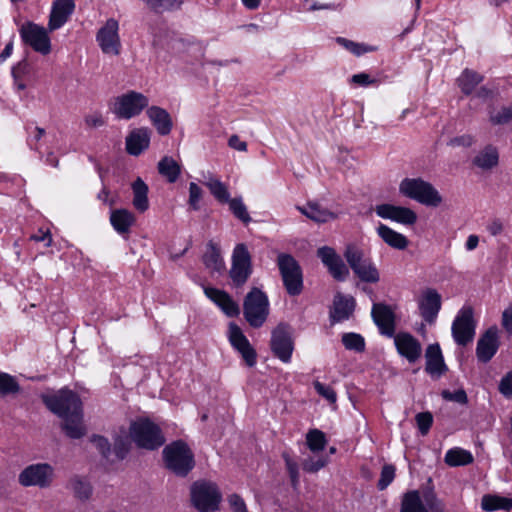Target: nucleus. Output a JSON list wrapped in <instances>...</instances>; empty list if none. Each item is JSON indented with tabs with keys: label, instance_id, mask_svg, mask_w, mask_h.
I'll return each instance as SVG.
<instances>
[{
	"label": "nucleus",
	"instance_id": "0e129e2a",
	"mask_svg": "<svg viewBox=\"0 0 512 512\" xmlns=\"http://www.w3.org/2000/svg\"><path fill=\"white\" fill-rule=\"evenodd\" d=\"M350 81L360 86H368L376 82V80L372 79L367 73L354 74Z\"/></svg>",
	"mask_w": 512,
	"mask_h": 512
},
{
	"label": "nucleus",
	"instance_id": "49530a36",
	"mask_svg": "<svg viewBox=\"0 0 512 512\" xmlns=\"http://www.w3.org/2000/svg\"><path fill=\"white\" fill-rule=\"evenodd\" d=\"M146 5L155 12L170 11L180 8L182 2L180 0H142Z\"/></svg>",
	"mask_w": 512,
	"mask_h": 512
},
{
	"label": "nucleus",
	"instance_id": "3c124183",
	"mask_svg": "<svg viewBox=\"0 0 512 512\" xmlns=\"http://www.w3.org/2000/svg\"><path fill=\"white\" fill-rule=\"evenodd\" d=\"M328 463L327 457L320 456L318 458L309 457L306 458L302 463V468L308 473H316L320 469L324 468Z\"/></svg>",
	"mask_w": 512,
	"mask_h": 512
},
{
	"label": "nucleus",
	"instance_id": "2eb2a0df",
	"mask_svg": "<svg viewBox=\"0 0 512 512\" xmlns=\"http://www.w3.org/2000/svg\"><path fill=\"white\" fill-rule=\"evenodd\" d=\"M294 349L291 333L287 326L278 325L271 336V350L282 362L288 363L291 360Z\"/></svg>",
	"mask_w": 512,
	"mask_h": 512
},
{
	"label": "nucleus",
	"instance_id": "6e6d98bb",
	"mask_svg": "<svg viewBox=\"0 0 512 512\" xmlns=\"http://www.w3.org/2000/svg\"><path fill=\"white\" fill-rule=\"evenodd\" d=\"M395 477V467L393 465H384L381 471V476L378 481V488L384 490L393 481Z\"/></svg>",
	"mask_w": 512,
	"mask_h": 512
},
{
	"label": "nucleus",
	"instance_id": "b1692460",
	"mask_svg": "<svg viewBox=\"0 0 512 512\" xmlns=\"http://www.w3.org/2000/svg\"><path fill=\"white\" fill-rule=\"evenodd\" d=\"M425 358V370L432 377L439 378L447 371V366L438 343L428 345L425 351Z\"/></svg>",
	"mask_w": 512,
	"mask_h": 512
},
{
	"label": "nucleus",
	"instance_id": "f704fd0d",
	"mask_svg": "<svg viewBox=\"0 0 512 512\" xmlns=\"http://www.w3.org/2000/svg\"><path fill=\"white\" fill-rule=\"evenodd\" d=\"M157 169L169 183H175L181 174V165L170 156H164L158 162Z\"/></svg>",
	"mask_w": 512,
	"mask_h": 512
},
{
	"label": "nucleus",
	"instance_id": "6ab92c4d",
	"mask_svg": "<svg viewBox=\"0 0 512 512\" xmlns=\"http://www.w3.org/2000/svg\"><path fill=\"white\" fill-rule=\"evenodd\" d=\"M371 316L380 333L392 337L395 333V314L391 306L385 303H374Z\"/></svg>",
	"mask_w": 512,
	"mask_h": 512
},
{
	"label": "nucleus",
	"instance_id": "680f3d73",
	"mask_svg": "<svg viewBox=\"0 0 512 512\" xmlns=\"http://www.w3.org/2000/svg\"><path fill=\"white\" fill-rule=\"evenodd\" d=\"M499 392L506 398L512 397V371L506 373L499 383Z\"/></svg>",
	"mask_w": 512,
	"mask_h": 512
},
{
	"label": "nucleus",
	"instance_id": "4468645a",
	"mask_svg": "<svg viewBox=\"0 0 512 512\" xmlns=\"http://www.w3.org/2000/svg\"><path fill=\"white\" fill-rule=\"evenodd\" d=\"M119 24L114 18L106 21L105 25L99 29L96 40L102 52L108 55H119L121 42L118 34Z\"/></svg>",
	"mask_w": 512,
	"mask_h": 512
},
{
	"label": "nucleus",
	"instance_id": "cd10ccee",
	"mask_svg": "<svg viewBox=\"0 0 512 512\" xmlns=\"http://www.w3.org/2000/svg\"><path fill=\"white\" fill-rule=\"evenodd\" d=\"M355 299L352 296H345L337 293L333 300V310L331 311V319L334 322H342L349 319L355 309Z\"/></svg>",
	"mask_w": 512,
	"mask_h": 512
},
{
	"label": "nucleus",
	"instance_id": "c9c22d12",
	"mask_svg": "<svg viewBox=\"0 0 512 512\" xmlns=\"http://www.w3.org/2000/svg\"><path fill=\"white\" fill-rule=\"evenodd\" d=\"M203 263L212 272H221L225 268L220 250L213 242L207 244L206 252L203 255Z\"/></svg>",
	"mask_w": 512,
	"mask_h": 512
},
{
	"label": "nucleus",
	"instance_id": "a878e982",
	"mask_svg": "<svg viewBox=\"0 0 512 512\" xmlns=\"http://www.w3.org/2000/svg\"><path fill=\"white\" fill-rule=\"evenodd\" d=\"M204 292L227 316L235 317L239 314L238 304L225 291L207 287Z\"/></svg>",
	"mask_w": 512,
	"mask_h": 512
},
{
	"label": "nucleus",
	"instance_id": "dca6fc26",
	"mask_svg": "<svg viewBox=\"0 0 512 512\" xmlns=\"http://www.w3.org/2000/svg\"><path fill=\"white\" fill-rule=\"evenodd\" d=\"M394 344L398 354L409 363L417 362L422 355V345L412 334L407 332L394 333Z\"/></svg>",
	"mask_w": 512,
	"mask_h": 512
},
{
	"label": "nucleus",
	"instance_id": "c85d7f7f",
	"mask_svg": "<svg viewBox=\"0 0 512 512\" xmlns=\"http://www.w3.org/2000/svg\"><path fill=\"white\" fill-rule=\"evenodd\" d=\"M136 222V217L133 212L128 209H114L110 213V223L114 230L120 234H129L131 228Z\"/></svg>",
	"mask_w": 512,
	"mask_h": 512
},
{
	"label": "nucleus",
	"instance_id": "4c0bfd02",
	"mask_svg": "<svg viewBox=\"0 0 512 512\" xmlns=\"http://www.w3.org/2000/svg\"><path fill=\"white\" fill-rule=\"evenodd\" d=\"M400 512H429L417 490L408 491L403 495Z\"/></svg>",
	"mask_w": 512,
	"mask_h": 512
},
{
	"label": "nucleus",
	"instance_id": "e433bc0d",
	"mask_svg": "<svg viewBox=\"0 0 512 512\" xmlns=\"http://www.w3.org/2000/svg\"><path fill=\"white\" fill-rule=\"evenodd\" d=\"M67 488L73 493L74 497L80 501H87L92 495V486L90 482L79 476L70 478Z\"/></svg>",
	"mask_w": 512,
	"mask_h": 512
},
{
	"label": "nucleus",
	"instance_id": "1a4fd4ad",
	"mask_svg": "<svg viewBox=\"0 0 512 512\" xmlns=\"http://www.w3.org/2000/svg\"><path fill=\"white\" fill-rule=\"evenodd\" d=\"M269 302L266 294L258 288H253L245 297L243 304L244 317L250 326L261 327L267 319Z\"/></svg>",
	"mask_w": 512,
	"mask_h": 512
},
{
	"label": "nucleus",
	"instance_id": "5701e85b",
	"mask_svg": "<svg viewBox=\"0 0 512 512\" xmlns=\"http://www.w3.org/2000/svg\"><path fill=\"white\" fill-rule=\"evenodd\" d=\"M74 9V0H55L49 17V31H54L62 27L67 22Z\"/></svg>",
	"mask_w": 512,
	"mask_h": 512
},
{
	"label": "nucleus",
	"instance_id": "69168bd1",
	"mask_svg": "<svg viewBox=\"0 0 512 512\" xmlns=\"http://www.w3.org/2000/svg\"><path fill=\"white\" fill-rule=\"evenodd\" d=\"M501 323L504 329L512 334V303L503 311Z\"/></svg>",
	"mask_w": 512,
	"mask_h": 512
},
{
	"label": "nucleus",
	"instance_id": "aec40b11",
	"mask_svg": "<svg viewBox=\"0 0 512 512\" xmlns=\"http://www.w3.org/2000/svg\"><path fill=\"white\" fill-rule=\"evenodd\" d=\"M375 212L383 219H389L403 225H413L417 221V214L408 207L380 204L375 207Z\"/></svg>",
	"mask_w": 512,
	"mask_h": 512
},
{
	"label": "nucleus",
	"instance_id": "a211bd4d",
	"mask_svg": "<svg viewBox=\"0 0 512 512\" xmlns=\"http://www.w3.org/2000/svg\"><path fill=\"white\" fill-rule=\"evenodd\" d=\"M228 337L231 345L241 354L245 363L249 367H253L256 364V351L237 324L230 323Z\"/></svg>",
	"mask_w": 512,
	"mask_h": 512
},
{
	"label": "nucleus",
	"instance_id": "0eeeda50",
	"mask_svg": "<svg viewBox=\"0 0 512 512\" xmlns=\"http://www.w3.org/2000/svg\"><path fill=\"white\" fill-rule=\"evenodd\" d=\"M221 500L222 494L213 482L197 481L191 486V501L199 512L217 511Z\"/></svg>",
	"mask_w": 512,
	"mask_h": 512
},
{
	"label": "nucleus",
	"instance_id": "79ce46f5",
	"mask_svg": "<svg viewBox=\"0 0 512 512\" xmlns=\"http://www.w3.org/2000/svg\"><path fill=\"white\" fill-rule=\"evenodd\" d=\"M205 185L218 201L226 203L230 200L227 187L219 179L210 178L205 182Z\"/></svg>",
	"mask_w": 512,
	"mask_h": 512
},
{
	"label": "nucleus",
	"instance_id": "052dcab7",
	"mask_svg": "<svg viewBox=\"0 0 512 512\" xmlns=\"http://www.w3.org/2000/svg\"><path fill=\"white\" fill-rule=\"evenodd\" d=\"M90 440L102 456L107 458L111 450L108 439L100 435H93Z\"/></svg>",
	"mask_w": 512,
	"mask_h": 512
},
{
	"label": "nucleus",
	"instance_id": "423d86ee",
	"mask_svg": "<svg viewBox=\"0 0 512 512\" xmlns=\"http://www.w3.org/2000/svg\"><path fill=\"white\" fill-rule=\"evenodd\" d=\"M277 266L283 285L290 296H297L303 290V273L298 261L290 254L280 253Z\"/></svg>",
	"mask_w": 512,
	"mask_h": 512
},
{
	"label": "nucleus",
	"instance_id": "37998d69",
	"mask_svg": "<svg viewBox=\"0 0 512 512\" xmlns=\"http://www.w3.org/2000/svg\"><path fill=\"white\" fill-rule=\"evenodd\" d=\"M306 442L308 448L314 453L324 450L327 443L325 434L318 429H312L306 434Z\"/></svg>",
	"mask_w": 512,
	"mask_h": 512
},
{
	"label": "nucleus",
	"instance_id": "bf43d9fd",
	"mask_svg": "<svg viewBox=\"0 0 512 512\" xmlns=\"http://www.w3.org/2000/svg\"><path fill=\"white\" fill-rule=\"evenodd\" d=\"M227 502L232 512H249L244 499L239 494H230Z\"/></svg>",
	"mask_w": 512,
	"mask_h": 512
},
{
	"label": "nucleus",
	"instance_id": "338daca9",
	"mask_svg": "<svg viewBox=\"0 0 512 512\" xmlns=\"http://www.w3.org/2000/svg\"><path fill=\"white\" fill-rule=\"evenodd\" d=\"M487 231L490 233V235L492 236H497L499 234H501L504 230V223L502 222V220L496 218V219H493L486 227Z\"/></svg>",
	"mask_w": 512,
	"mask_h": 512
},
{
	"label": "nucleus",
	"instance_id": "f3484780",
	"mask_svg": "<svg viewBox=\"0 0 512 512\" xmlns=\"http://www.w3.org/2000/svg\"><path fill=\"white\" fill-rule=\"evenodd\" d=\"M317 256L322 263L327 267L331 276L337 281H345L349 276V269L343 262L340 255L335 249L323 246L317 250Z\"/></svg>",
	"mask_w": 512,
	"mask_h": 512
},
{
	"label": "nucleus",
	"instance_id": "c756f323",
	"mask_svg": "<svg viewBox=\"0 0 512 512\" xmlns=\"http://www.w3.org/2000/svg\"><path fill=\"white\" fill-rule=\"evenodd\" d=\"M147 115L160 135H167L172 129V121L169 113L158 106H151Z\"/></svg>",
	"mask_w": 512,
	"mask_h": 512
},
{
	"label": "nucleus",
	"instance_id": "6e6552de",
	"mask_svg": "<svg viewBox=\"0 0 512 512\" xmlns=\"http://www.w3.org/2000/svg\"><path fill=\"white\" fill-rule=\"evenodd\" d=\"M42 400L47 408L60 418L83 411L80 397L69 389H61L52 395H44Z\"/></svg>",
	"mask_w": 512,
	"mask_h": 512
},
{
	"label": "nucleus",
	"instance_id": "393cba45",
	"mask_svg": "<svg viewBox=\"0 0 512 512\" xmlns=\"http://www.w3.org/2000/svg\"><path fill=\"white\" fill-rule=\"evenodd\" d=\"M297 210L310 220L322 224L338 218V214L322 206L317 201H309L305 206H297Z\"/></svg>",
	"mask_w": 512,
	"mask_h": 512
},
{
	"label": "nucleus",
	"instance_id": "72a5a7b5",
	"mask_svg": "<svg viewBox=\"0 0 512 512\" xmlns=\"http://www.w3.org/2000/svg\"><path fill=\"white\" fill-rule=\"evenodd\" d=\"M481 508L486 512L497 510H512V498L500 496L497 494H485L481 499Z\"/></svg>",
	"mask_w": 512,
	"mask_h": 512
},
{
	"label": "nucleus",
	"instance_id": "ddd939ff",
	"mask_svg": "<svg viewBox=\"0 0 512 512\" xmlns=\"http://www.w3.org/2000/svg\"><path fill=\"white\" fill-rule=\"evenodd\" d=\"M475 335L473 311L470 307H463L452 323V336L458 345L466 346Z\"/></svg>",
	"mask_w": 512,
	"mask_h": 512
},
{
	"label": "nucleus",
	"instance_id": "de8ad7c7",
	"mask_svg": "<svg viewBox=\"0 0 512 512\" xmlns=\"http://www.w3.org/2000/svg\"><path fill=\"white\" fill-rule=\"evenodd\" d=\"M228 203L230 210L232 211L236 218H238L244 223H248L251 221V217L249 216L247 208L241 198L230 199Z\"/></svg>",
	"mask_w": 512,
	"mask_h": 512
},
{
	"label": "nucleus",
	"instance_id": "58836bf2",
	"mask_svg": "<svg viewBox=\"0 0 512 512\" xmlns=\"http://www.w3.org/2000/svg\"><path fill=\"white\" fill-rule=\"evenodd\" d=\"M482 81L483 76L470 69H465L457 79L458 86L465 95H470Z\"/></svg>",
	"mask_w": 512,
	"mask_h": 512
},
{
	"label": "nucleus",
	"instance_id": "4be33fe9",
	"mask_svg": "<svg viewBox=\"0 0 512 512\" xmlns=\"http://www.w3.org/2000/svg\"><path fill=\"white\" fill-rule=\"evenodd\" d=\"M499 348L498 328L492 326L479 338L476 347V356L480 362H489Z\"/></svg>",
	"mask_w": 512,
	"mask_h": 512
},
{
	"label": "nucleus",
	"instance_id": "473e14b6",
	"mask_svg": "<svg viewBox=\"0 0 512 512\" xmlns=\"http://www.w3.org/2000/svg\"><path fill=\"white\" fill-rule=\"evenodd\" d=\"M148 191L147 184L140 177L132 183V204L140 213L147 211L149 208Z\"/></svg>",
	"mask_w": 512,
	"mask_h": 512
},
{
	"label": "nucleus",
	"instance_id": "13d9d810",
	"mask_svg": "<svg viewBox=\"0 0 512 512\" xmlns=\"http://www.w3.org/2000/svg\"><path fill=\"white\" fill-rule=\"evenodd\" d=\"M416 422L422 435H426L433 423V417L430 412H422L416 415Z\"/></svg>",
	"mask_w": 512,
	"mask_h": 512
},
{
	"label": "nucleus",
	"instance_id": "5fc2aeb1",
	"mask_svg": "<svg viewBox=\"0 0 512 512\" xmlns=\"http://www.w3.org/2000/svg\"><path fill=\"white\" fill-rule=\"evenodd\" d=\"M313 386L316 390V392L325 398L329 403L333 404L337 400V395L334 389L328 385H325L319 381H315L313 383Z\"/></svg>",
	"mask_w": 512,
	"mask_h": 512
},
{
	"label": "nucleus",
	"instance_id": "39448f33",
	"mask_svg": "<svg viewBox=\"0 0 512 512\" xmlns=\"http://www.w3.org/2000/svg\"><path fill=\"white\" fill-rule=\"evenodd\" d=\"M149 105L148 98L136 91H128L114 97L110 102V110L118 119L129 120L138 116Z\"/></svg>",
	"mask_w": 512,
	"mask_h": 512
},
{
	"label": "nucleus",
	"instance_id": "e2e57ef3",
	"mask_svg": "<svg viewBox=\"0 0 512 512\" xmlns=\"http://www.w3.org/2000/svg\"><path fill=\"white\" fill-rule=\"evenodd\" d=\"M85 125L89 128L102 127L105 124L103 115L100 112H93L84 117Z\"/></svg>",
	"mask_w": 512,
	"mask_h": 512
},
{
	"label": "nucleus",
	"instance_id": "7c9ffc66",
	"mask_svg": "<svg viewBox=\"0 0 512 512\" xmlns=\"http://www.w3.org/2000/svg\"><path fill=\"white\" fill-rule=\"evenodd\" d=\"M62 419L61 428L69 438L80 439L86 434V428L83 424V411L73 413L71 416Z\"/></svg>",
	"mask_w": 512,
	"mask_h": 512
},
{
	"label": "nucleus",
	"instance_id": "864d4df0",
	"mask_svg": "<svg viewBox=\"0 0 512 512\" xmlns=\"http://www.w3.org/2000/svg\"><path fill=\"white\" fill-rule=\"evenodd\" d=\"M203 196V190L200 186H198L195 182H191L189 184V199L188 204L190 208L194 211L200 209V200Z\"/></svg>",
	"mask_w": 512,
	"mask_h": 512
},
{
	"label": "nucleus",
	"instance_id": "9b49d317",
	"mask_svg": "<svg viewBox=\"0 0 512 512\" xmlns=\"http://www.w3.org/2000/svg\"><path fill=\"white\" fill-rule=\"evenodd\" d=\"M53 478L54 468L50 464L37 463L24 468L18 476V481L24 487L47 488L52 484Z\"/></svg>",
	"mask_w": 512,
	"mask_h": 512
},
{
	"label": "nucleus",
	"instance_id": "603ef678",
	"mask_svg": "<svg viewBox=\"0 0 512 512\" xmlns=\"http://www.w3.org/2000/svg\"><path fill=\"white\" fill-rule=\"evenodd\" d=\"M282 457L285 461L286 469L289 473L292 486L296 488L299 484V468L296 461H294L288 453H283Z\"/></svg>",
	"mask_w": 512,
	"mask_h": 512
},
{
	"label": "nucleus",
	"instance_id": "c03bdc74",
	"mask_svg": "<svg viewBox=\"0 0 512 512\" xmlns=\"http://www.w3.org/2000/svg\"><path fill=\"white\" fill-rule=\"evenodd\" d=\"M342 343L347 350L355 352H363L365 350V340L358 333H344L342 335Z\"/></svg>",
	"mask_w": 512,
	"mask_h": 512
},
{
	"label": "nucleus",
	"instance_id": "a19ab883",
	"mask_svg": "<svg viewBox=\"0 0 512 512\" xmlns=\"http://www.w3.org/2000/svg\"><path fill=\"white\" fill-rule=\"evenodd\" d=\"M473 460L472 454L462 448L449 449L444 458L445 463L451 467L468 465L471 464Z\"/></svg>",
	"mask_w": 512,
	"mask_h": 512
},
{
	"label": "nucleus",
	"instance_id": "2f4dec72",
	"mask_svg": "<svg viewBox=\"0 0 512 512\" xmlns=\"http://www.w3.org/2000/svg\"><path fill=\"white\" fill-rule=\"evenodd\" d=\"M379 237L390 247L398 250H404L408 246V239L403 234L393 230L385 224H380L377 228Z\"/></svg>",
	"mask_w": 512,
	"mask_h": 512
},
{
	"label": "nucleus",
	"instance_id": "ea45409f",
	"mask_svg": "<svg viewBox=\"0 0 512 512\" xmlns=\"http://www.w3.org/2000/svg\"><path fill=\"white\" fill-rule=\"evenodd\" d=\"M498 159L496 148L487 146L475 156L473 163L483 170H488L498 164Z\"/></svg>",
	"mask_w": 512,
	"mask_h": 512
},
{
	"label": "nucleus",
	"instance_id": "20e7f679",
	"mask_svg": "<svg viewBox=\"0 0 512 512\" xmlns=\"http://www.w3.org/2000/svg\"><path fill=\"white\" fill-rule=\"evenodd\" d=\"M344 257L353 273L363 282L376 283L380 276L372 259L357 245L350 244L344 251Z\"/></svg>",
	"mask_w": 512,
	"mask_h": 512
},
{
	"label": "nucleus",
	"instance_id": "09e8293b",
	"mask_svg": "<svg viewBox=\"0 0 512 512\" xmlns=\"http://www.w3.org/2000/svg\"><path fill=\"white\" fill-rule=\"evenodd\" d=\"M20 387L17 383L16 379L7 374V373H0V394L1 395H8V394H14L19 391Z\"/></svg>",
	"mask_w": 512,
	"mask_h": 512
},
{
	"label": "nucleus",
	"instance_id": "8fccbe9b",
	"mask_svg": "<svg viewBox=\"0 0 512 512\" xmlns=\"http://www.w3.org/2000/svg\"><path fill=\"white\" fill-rule=\"evenodd\" d=\"M489 120L493 125H504L512 121V105L503 106L497 112H491Z\"/></svg>",
	"mask_w": 512,
	"mask_h": 512
},
{
	"label": "nucleus",
	"instance_id": "f03ea898",
	"mask_svg": "<svg viewBox=\"0 0 512 512\" xmlns=\"http://www.w3.org/2000/svg\"><path fill=\"white\" fill-rule=\"evenodd\" d=\"M129 436L137 447L146 450H156L165 443L160 427L147 418L131 422Z\"/></svg>",
	"mask_w": 512,
	"mask_h": 512
},
{
	"label": "nucleus",
	"instance_id": "a18cd8bd",
	"mask_svg": "<svg viewBox=\"0 0 512 512\" xmlns=\"http://www.w3.org/2000/svg\"><path fill=\"white\" fill-rule=\"evenodd\" d=\"M336 42L356 56H361L367 52H372L375 50L374 47L356 43L343 37H338Z\"/></svg>",
	"mask_w": 512,
	"mask_h": 512
},
{
	"label": "nucleus",
	"instance_id": "9d476101",
	"mask_svg": "<svg viewBox=\"0 0 512 512\" xmlns=\"http://www.w3.org/2000/svg\"><path fill=\"white\" fill-rule=\"evenodd\" d=\"M19 34L23 43L35 52L41 55H48L51 52V40L47 29L43 26L28 21L21 25Z\"/></svg>",
	"mask_w": 512,
	"mask_h": 512
},
{
	"label": "nucleus",
	"instance_id": "412c9836",
	"mask_svg": "<svg viewBox=\"0 0 512 512\" xmlns=\"http://www.w3.org/2000/svg\"><path fill=\"white\" fill-rule=\"evenodd\" d=\"M418 308L427 323H434L441 309V295L435 289H426L418 300Z\"/></svg>",
	"mask_w": 512,
	"mask_h": 512
},
{
	"label": "nucleus",
	"instance_id": "f257e3e1",
	"mask_svg": "<svg viewBox=\"0 0 512 512\" xmlns=\"http://www.w3.org/2000/svg\"><path fill=\"white\" fill-rule=\"evenodd\" d=\"M163 459L167 469L175 475L185 477L194 468V454L182 440H177L163 449Z\"/></svg>",
	"mask_w": 512,
	"mask_h": 512
},
{
	"label": "nucleus",
	"instance_id": "774afa93",
	"mask_svg": "<svg viewBox=\"0 0 512 512\" xmlns=\"http://www.w3.org/2000/svg\"><path fill=\"white\" fill-rule=\"evenodd\" d=\"M129 451V445L126 441L119 439L114 444V452L119 459H124Z\"/></svg>",
	"mask_w": 512,
	"mask_h": 512
},
{
	"label": "nucleus",
	"instance_id": "bb28decb",
	"mask_svg": "<svg viewBox=\"0 0 512 512\" xmlns=\"http://www.w3.org/2000/svg\"><path fill=\"white\" fill-rule=\"evenodd\" d=\"M151 132L148 128L134 129L126 138V150L138 156L149 147Z\"/></svg>",
	"mask_w": 512,
	"mask_h": 512
},
{
	"label": "nucleus",
	"instance_id": "7ed1b4c3",
	"mask_svg": "<svg viewBox=\"0 0 512 512\" xmlns=\"http://www.w3.org/2000/svg\"><path fill=\"white\" fill-rule=\"evenodd\" d=\"M399 192L418 203L437 207L442 203V197L437 189L421 178H405L400 182Z\"/></svg>",
	"mask_w": 512,
	"mask_h": 512
},
{
	"label": "nucleus",
	"instance_id": "f8f14e48",
	"mask_svg": "<svg viewBox=\"0 0 512 512\" xmlns=\"http://www.w3.org/2000/svg\"><path fill=\"white\" fill-rule=\"evenodd\" d=\"M252 273L251 255L245 244H237L232 253L230 278L236 286H242Z\"/></svg>",
	"mask_w": 512,
	"mask_h": 512
},
{
	"label": "nucleus",
	"instance_id": "4d7b16f0",
	"mask_svg": "<svg viewBox=\"0 0 512 512\" xmlns=\"http://www.w3.org/2000/svg\"><path fill=\"white\" fill-rule=\"evenodd\" d=\"M441 396L446 401H452L462 405H465L468 402V397L464 389H458L454 392L443 390L441 392Z\"/></svg>",
	"mask_w": 512,
	"mask_h": 512
}]
</instances>
